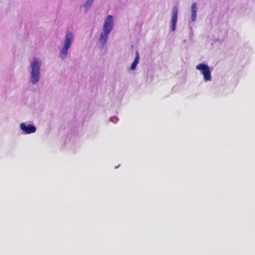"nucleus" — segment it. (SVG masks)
I'll use <instances>...</instances> for the list:
<instances>
[{"label":"nucleus","mask_w":255,"mask_h":255,"mask_svg":"<svg viewBox=\"0 0 255 255\" xmlns=\"http://www.w3.org/2000/svg\"><path fill=\"white\" fill-rule=\"evenodd\" d=\"M111 121L113 123H116L118 121V119L116 117H113L111 118Z\"/></svg>","instance_id":"nucleus-10"},{"label":"nucleus","mask_w":255,"mask_h":255,"mask_svg":"<svg viewBox=\"0 0 255 255\" xmlns=\"http://www.w3.org/2000/svg\"><path fill=\"white\" fill-rule=\"evenodd\" d=\"M139 59V53L137 51H136V56L134 58V60L133 62H132V63L131 64V66H130V69L131 70H133L135 69L136 65L138 63Z\"/></svg>","instance_id":"nucleus-8"},{"label":"nucleus","mask_w":255,"mask_h":255,"mask_svg":"<svg viewBox=\"0 0 255 255\" xmlns=\"http://www.w3.org/2000/svg\"><path fill=\"white\" fill-rule=\"evenodd\" d=\"M113 26V18L111 15H108L104 23L103 26L104 33H101V40L104 43H105L107 41L108 36L111 31L112 30Z\"/></svg>","instance_id":"nucleus-1"},{"label":"nucleus","mask_w":255,"mask_h":255,"mask_svg":"<svg viewBox=\"0 0 255 255\" xmlns=\"http://www.w3.org/2000/svg\"><path fill=\"white\" fill-rule=\"evenodd\" d=\"M73 34L71 32H68L66 36L64 42V45L60 51V56L64 58L67 54L68 50L69 48L73 39Z\"/></svg>","instance_id":"nucleus-4"},{"label":"nucleus","mask_w":255,"mask_h":255,"mask_svg":"<svg viewBox=\"0 0 255 255\" xmlns=\"http://www.w3.org/2000/svg\"><path fill=\"white\" fill-rule=\"evenodd\" d=\"M196 68L197 70H200L202 72L204 79L205 81H209L211 80V71L207 65L204 63H201L197 65Z\"/></svg>","instance_id":"nucleus-3"},{"label":"nucleus","mask_w":255,"mask_h":255,"mask_svg":"<svg viewBox=\"0 0 255 255\" xmlns=\"http://www.w3.org/2000/svg\"><path fill=\"white\" fill-rule=\"evenodd\" d=\"M20 127L26 133H33L36 131V128L31 125L26 126L25 124L21 123L20 125Z\"/></svg>","instance_id":"nucleus-6"},{"label":"nucleus","mask_w":255,"mask_h":255,"mask_svg":"<svg viewBox=\"0 0 255 255\" xmlns=\"http://www.w3.org/2000/svg\"><path fill=\"white\" fill-rule=\"evenodd\" d=\"M177 12L178 8L176 6H175L172 9V30L174 31L176 28V23L177 20Z\"/></svg>","instance_id":"nucleus-5"},{"label":"nucleus","mask_w":255,"mask_h":255,"mask_svg":"<svg viewBox=\"0 0 255 255\" xmlns=\"http://www.w3.org/2000/svg\"><path fill=\"white\" fill-rule=\"evenodd\" d=\"M40 62L34 59L31 64V79L33 84H36L39 79Z\"/></svg>","instance_id":"nucleus-2"},{"label":"nucleus","mask_w":255,"mask_h":255,"mask_svg":"<svg viewBox=\"0 0 255 255\" xmlns=\"http://www.w3.org/2000/svg\"><path fill=\"white\" fill-rule=\"evenodd\" d=\"M93 1V0H87L85 3V6H90L92 3Z\"/></svg>","instance_id":"nucleus-9"},{"label":"nucleus","mask_w":255,"mask_h":255,"mask_svg":"<svg viewBox=\"0 0 255 255\" xmlns=\"http://www.w3.org/2000/svg\"><path fill=\"white\" fill-rule=\"evenodd\" d=\"M196 3L194 2L191 6V19L193 21H194L196 18Z\"/></svg>","instance_id":"nucleus-7"}]
</instances>
